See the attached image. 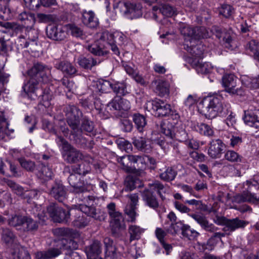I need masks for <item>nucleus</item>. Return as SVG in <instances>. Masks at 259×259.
<instances>
[{"instance_id":"nucleus-1","label":"nucleus","mask_w":259,"mask_h":259,"mask_svg":"<svg viewBox=\"0 0 259 259\" xmlns=\"http://www.w3.org/2000/svg\"><path fill=\"white\" fill-rule=\"evenodd\" d=\"M56 231L66 236L58 241L57 246L59 248H53L47 251H37L35 253V257L37 259H49L58 256L62 251H66L64 259H81L77 252L72 251L77 247L76 242L72 239L78 235L77 232L69 229L63 228L58 229Z\"/></svg>"},{"instance_id":"nucleus-2","label":"nucleus","mask_w":259,"mask_h":259,"mask_svg":"<svg viewBox=\"0 0 259 259\" xmlns=\"http://www.w3.org/2000/svg\"><path fill=\"white\" fill-rule=\"evenodd\" d=\"M29 80L23 86V90L27 97L34 100L38 96L37 92L42 83H47L50 79L51 69L47 66L37 63L28 71Z\"/></svg>"},{"instance_id":"nucleus-3","label":"nucleus","mask_w":259,"mask_h":259,"mask_svg":"<svg viewBox=\"0 0 259 259\" xmlns=\"http://www.w3.org/2000/svg\"><path fill=\"white\" fill-rule=\"evenodd\" d=\"M82 201L84 204H80L79 209L75 210L76 214L72 224L77 228H83L87 226L88 222L87 220L81 216V212L84 213L88 216L91 217L96 220L101 221L104 219V216L99 210H97L93 206L95 201V197L91 195L85 196Z\"/></svg>"},{"instance_id":"nucleus-4","label":"nucleus","mask_w":259,"mask_h":259,"mask_svg":"<svg viewBox=\"0 0 259 259\" xmlns=\"http://www.w3.org/2000/svg\"><path fill=\"white\" fill-rule=\"evenodd\" d=\"M156 191L161 200L165 199L164 193L166 192V188L159 181H155L148 184V188L145 189L141 193L142 200L144 204L149 208L157 210L160 206L159 200L153 191Z\"/></svg>"},{"instance_id":"nucleus-5","label":"nucleus","mask_w":259,"mask_h":259,"mask_svg":"<svg viewBox=\"0 0 259 259\" xmlns=\"http://www.w3.org/2000/svg\"><path fill=\"white\" fill-rule=\"evenodd\" d=\"M222 99L220 95L204 98L199 105L201 113L210 119L221 115L224 111Z\"/></svg>"},{"instance_id":"nucleus-6","label":"nucleus","mask_w":259,"mask_h":259,"mask_svg":"<svg viewBox=\"0 0 259 259\" xmlns=\"http://www.w3.org/2000/svg\"><path fill=\"white\" fill-rule=\"evenodd\" d=\"M56 141L58 144L62 146L64 152L63 156L67 162L75 163L82 159L89 162H92L93 159L91 156L87 154L83 155L61 136H58Z\"/></svg>"},{"instance_id":"nucleus-7","label":"nucleus","mask_w":259,"mask_h":259,"mask_svg":"<svg viewBox=\"0 0 259 259\" xmlns=\"http://www.w3.org/2000/svg\"><path fill=\"white\" fill-rule=\"evenodd\" d=\"M151 110L153 114L157 117L169 116V118H172L175 120H179L180 115L177 111L173 109L171 106L165 103L162 100H154L151 102Z\"/></svg>"},{"instance_id":"nucleus-8","label":"nucleus","mask_w":259,"mask_h":259,"mask_svg":"<svg viewBox=\"0 0 259 259\" xmlns=\"http://www.w3.org/2000/svg\"><path fill=\"white\" fill-rule=\"evenodd\" d=\"M109 215L111 218L110 226L112 232L114 234H118L124 229V226L121 223L123 220L122 214L116 209L115 204L111 202L107 206Z\"/></svg>"},{"instance_id":"nucleus-9","label":"nucleus","mask_w":259,"mask_h":259,"mask_svg":"<svg viewBox=\"0 0 259 259\" xmlns=\"http://www.w3.org/2000/svg\"><path fill=\"white\" fill-rule=\"evenodd\" d=\"M180 32L185 39V44H192L193 41H196L197 39L204 37L205 35L203 31L205 28L202 27H191L186 24H182L180 27Z\"/></svg>"},{"instance_id":"nucleus-10","label":"nucleus","mask_w":259,"mask_h":259,"mask_svg":"<svg viewBox=\"0 0 259 259\" xmlns=\"http://www.w3.org/2000/svg\"><path fill=\"white\" fill-rule=\"evenodd\" d=\"M68 125L73 131H78L80 118L82 116L81 111L75 106L68 105L64 109Z\"/></svg>"},{"instance_id":"nucleus-11","label":"nucleus","mask_w":259,"mask_h":259,"mask_svg":"<svg viewBox=\"0 0 259 259\" xmlns=\"http://www.w3.org/2000/svg\"><path fill=\"white\" fill-rule=\"evenodd\" d=\"M238 81V78L232 73L226 74L222 78V83L225 91L231 95H242V89L237 87Z\"/></svg>"},{"instance_id":"nucleus-12","label":"nucleus","mask_w":259,"mask_h":259,"mask_svg":"<svg viewBox=\"0 0 259 259\" xmlns=\"http://www.w3.org/2000/svg\"><path fill=\"white\" fill-rule=\"evenodd\" d=\"M46 34L48 38L55 41H62L67 36L65 25L52 24L46 28Z\"/></svg>"},{"instance_id":"nucleus-13","label":"nucleus","mask_w":259,"mask_h":259,"mask_svg":"<svg viewBox=\"0 0 259 259\" xmlns=\"http://www.w3.org/2000/svg\"><path fill=\"white\" fill-rule=\"evenodd\" d=\"M47 213L53 221L57 223L67 222L70 217L69 212L51 204L47 207Z\"/></svg>"},{"instance_id":"nucleus-14","label":"nucleus","mask_w":259,"mask_h":259,"mask_svg":"<svg viewBox=\"0 0 259 259\" xmlns=\"http://www.w3.org/2000/svg\"><path fill=\"white\" fill-rule=\"evenodd\" d=\"M213 33L222 41L226 48L232 50L235 45L233 39L234 34L231 30L221 29L217 27H213Z\"/></svg>"},{"instance_id":"nucleus-15","label":"nucleus","mask_w":259,"mask_h":259,"mask_svg":"<svg viewBox=\"0 0 259 259\" xmlns=\"http://www.w3.org/2000/svg\"><path fill=\"white\" fill-rule=\"evenodd\" d=\"M131 108L130 102L120 96L114 97L107 105V110L115 113L117 111H127Z\"/></svg>"},{"instance_id":"nucleus-16","label":"nucleus","mask_w":259,"mask_h":259,"mask_svg":"<svg viewBox=\"0 0 259 259\" xmlns=\"http://www.w3.org/2000/svg\"><path fill=\"white\" fill-rule=\"evenodd\" d=\"M181 125V122L179 120L173 119L172 118H168L166 120L161 124V132L167 137L171 139L174 138V132L176 128Z\"/></svg>"},{"instance_id":"nucleus-17","label":"nucleus","mask_w":259,"mask_h":259,"mask_svg":"<svg viewBox=\"0 0 259 259\" xmlns=\"http://www.w3.org/2000/svg\"><path fill=\"white\" fill-rule=\"evenodd\" d=\"M81 177L77 174H71L68 178V182L72 187V192L74 193H80L87 191V187L84 185Z\"/></svg>"},{"instance_id":"nucleus-18","label":"nucleus","mask_w":259,"mask_h":259,"mask_svg":"<svg viewBox=\"0 0 259 259\" xmlns=\"http://www.w3.org/2000/svg\"><path fill=\"white\" fill-rule=\"evenodd\" d=\"M224 144L220 139L212 140L209 144L208 154L212 158L221 157L224 148Z\"/></svg>"},{"instance_id":"nucleus-19","label":"nucleus","mask_w":259,"mask_h":259,"mask_svg":"<svg viewBox=\"0 0 259 259\" xmlns=\"http://www.w3.org/2000/svg\"><path fill=\"white\" fill-rule=\"evenodd\" d=\"M49 194L59 202H63L66 198V189L60 182H56L52 186Z\"/></svg>"},{"instance_id":"nucleus-20","label":"nucleus","mask_w":259,"mask_h":259,"mask_svg":"<svg viewBox=\"0 0 259 259\" xmlns=\"http://www.w3.org/2000/svg\"><path fill=\"white\" fill-rule=\"evenodd\" d=\"M131 200V203L126 206L124 209L125 213L130 218L131 221L134 222L136 221L137 213L136 212V205L139 201V196L137 194H132L128 196Z\"/></svg>"},{"instance_id":"nucleus-21","label":"nucleus","mask_w":259,"mask_h":259,"mask_svg":"<svg viewBox=\"0 0 259 259\" xmlns=\"http://www.w3.org/2000/svg\"><path fill=\"white\" fill-rule=\"evenodd\" d=\"M205 231L214 232L218 230L212 224H210L206 218L202 213H195L190 215Z\"/></svg>"},{"instance_id":"nucleus-22","label":"nucleus","mask_w":259,"mask_h":259,"mask_svg":"<svg viewBox=\"0 0 259 259\" xmlns=\"http://www.w3.org/2000/svg\"><path fill=\"white\" fill-rule=\"evenodd\" d=\"M243 120L248 126L259 129V110L245 111Z\"/></svg>"},{"instance_id":"nucleus-23","label":"nucleus","mask_w":259,"mask_h":259,"mask_svg":"<svg viewBox=\"0 0 259 259\" xmlns=\"http://www.w3.org/2000/svg\"><path fill=\"white\" fill-rule=\"evenodd\" d=\"M55 67L61 70L65 76H72L77 72L76 67L70 62L63 61L56 63Z\"/></svg>"},{"instance_id":"nucleus-24","label":"nucleus","mask_w":259,"mask_h":259,"mask_svg":"<svg viewBox=\"0 0 259 259\" xmlns=\"http://www.w3.org/2000/svg\"><path fill=\"white\" fill-rule=\"evenodd\" d=\"M82 23L90 28H96L99 25V21L92 11H83L82 12Z\"/></svg>"},{"instance_id":"nucleus-25","label":"nucleus","mask_w":259,"mask_h":259,"mask_svg":"<svg viewBox=\"0 0 259 259\" xmlns=\"http://www.w3.org/2000/svg\"><path fill=\"white\" fill-rule=\"evenodd\" d=\"M120 9L123 10L125 14H133V17H138L141 15V7L140 5L131 4L129 2L120 3Z\"/></svg>"},{"instance_id":"nucleus-26","label":"nucleus","mask_w":259,"mask_h":259,"mask_svg":"<svg viewBox=\"0 0 259 259\" xmlns=\"http://www.w3.org/2000/svg\"><path fill=\"white\" fill-rule=\"evenodd\" d=\"M152 84L155 86V92L160 96L163 97L169 93L170 84L168 81L159 79L153 81Z\"/></svg>"},{"instance_id":"nucleus-27","label":"nucleus","mask_w":259,"mask_h":259,"mask_svg":"<svg viewBox=\"0 0 259 259\" xmlns=\"http://www.w3.org/2000/svg\"><path fill=\"white\" fill-rule=\"evenodd\" d=\"M105 246V258L117 259L116 249L113 245V241L109 237H106L104 240Z\"/></svg>"},{"instance_id":"nucleus-28","label":"nucleus","mask_w":259,"mask_h":259,"mask_svg":"<svg viewBox=\"0 0 259 259\" xmlns=\"http://www.w3.org/2000/svg\"><path fill=\"white\" fill-rule=\"evenodd\" d=\"M85 251L88 259L99 256L101 252V244L98 241H95L90 246L85 248Z\"/></svg>"},{"instance_id":"nucleus-29","label":"nucleus","mask_w":259,"mask_h":259,"mask_svg":"<svg viewBox=\"0 0 259 259\" xmlns=\"http://www.w3.org/2000/svg\"><path fill=\"white\" fill-rule=\"evenodd\" d=\"M196 41H193L192 44L187 43L184 44L186 46V49L194 57L201 58L202 57L204 49L203 46L201 44H195Z\"/></svg>"},{"instance_id":"nucleus-30","label":"nucleus","mask_w":259,"mask_h":259,"mask_svg":"<svg viewBox=\"0 0 259 259\" xmlns=\"http://www.w3.org/2000/svg\"><path fill=\"white\" fill-rule=\"evenodd\" d=\"M39 3H37L36 0H24L25 4L30 9H33L34 8L38 7L39 5H41L45 7H50L52 6L57 5L56 0H39Z\"/></svg>"},{"instance_id":"nucleus-31","label":"nucleus","mask_w":259,"mask_h":259,"mask_svg":"<svg viewBox=\"0 0 259 259\" xmlns=\"http://www.w3.org/2000/svg\"><path fill=\"white\" fill-rule=\"evenodd\" d=\"M247 224V222L236 218L233 219H228L227 222L226 228L227 230L232 232L238 228H244Z\"/></svg>"},{"instance_id":"nucleus-32","label":"nucleus","mask_w":259,"mask_h":259,"mask_svg":"<svg viewBox=\"0 0 259 259\" xmlns=\"http://www.w3.org/2000/svg\"><path fill=\"white\" fill-rule=\"evenodd\" d=\"M101 62L93 57L85 58L80 57L77 60L79 65L84 69H91L93 66L97 65Z\"/></svg>"},{"instance_id":"nucleus-33","label":"nucleus","mask_w":259,"mask_h":259,"mask_svg":"<svg viewBox=\"0 0 259 259\" xmlns=\"http://www.w3.org/2000/svg\"><path fill=\"white\" fill-rule=\"evenodd\" d=\"M78 132H79V130L75 132L73 131L72 132V134L73 136V140L76 144L79 145L81 148H92L93 147L92 141H90L89 142L82 135L78 134L77 133Z\"/></svg>"},{"instance_id":"nucleus-34","label":"nucleus","mask_w":259,"mask_h":259,"mask_svg":"<svg viewBox=\"0 0 259 259\" xmlns=\"http://www.w3.org/2000/svg\"><path fill=\"white\" fill-rule=\"evenodd\" d=\"M80 104L85 108H92L93 106L97 110H101L102 105L98 99L94 100L93 96H90L87 99H82Z\"/></svg>"},{"instance_id":"nucleus-35","label":"nucleus","mask_w":259,"mask_h":259,"mask_svg":"<svg viewBox=\"0 0 259 259\" xmlns=\"http://www.w3.org/2000/svg\"><path fill=\"white\" fill-rule=\"evenodd\" d=\"M133 143L138 150L142 152L148 153L151 151V146L147 144L145 138L143 137L135 139Z\"/></svg>"},{"instance_id":"nucleus-36","label":"nucleus","mask_w":259,"mask_h":259,"mask_svg":"<svg viewBox=\"0 0 259 259\" xmlns=\"http://www.w3.org/2000/svg\"><path fill=\"white\" fill-rule=\"evenodd\" d=\"M144 230L143 228L137 225L130 226L128 228V233L130 234V242L139 239L141 238V235L144 233Z\"/></svg>"},{"instance_id":"nucleus-37","label":"nucleus","mask_w":259,"mask_h":259,"mask_svg":"<svg viewBox=\"0 0 259 259\" xmlns=\"http://www.w3.org/2000/svg\"><path fill=\"white\" fill-rule=\"evenodd\" d=\"M87 49L91 53L98 56H104L108 54V51L100 47L97 42L88 45Z\"/></svg>"},{"instance_id":"nucleus-38","label":"nucleus","mask_w":259,"mask_h":259,"mask_svg":"<svg viewBox=\"0 0 259 259\" xmlns=\"http://www.w3.org/2000/svg\"><path fill=\"white\" fill-rule=\"evenodd\" d=\"M24 220L22 227L24 231L32 232L37 229L38 225L36 221L25 216Z\"/></svg>"},{"instance_id":"nucleus-39","label":"nucleus","mask_w":259,"mask_h":259,"mask_svg":"<svg viewBox=\"0 0 259 259\" xmlns=\"http://www.w3.org/2000/svg\"><path fill=\"white\" fill-rule=\"evenodd\" d=\"M131 157H133V155H127L118 158V161L120 163L122 168L127 172L131 170V164L133 163V158Z\"/></svg>"},{"instance_id":"nucleus-40","label":"nucleus","mask_w":259,"mask_h":259,"mask_svg":"<svg viewBox=\"0 0 259 259\" xmlns=\"http://www.w3.org/2000/svg\"><path fill=\"white\" fill-rule=\"evenodd\" d=\"M243 84L246 87L251 89L259 88V76L250 77L249 76H244L242 79Z\"/></svg>"},{"instance_id":"nucleus-41","label":"nucleus","mask_w":259,"mask_h":259,"mask_svg":"<svg viewBox=\"0 0 259 259\" xmlns=\"http://www.w3.org/2000/svg\"><path fill=\"white\" fill-rule=\"evenodd\" d=\"M142 182L136 177L128 176L125 180L124 185L126 188L132 191L137 187H141Z\"/></svg>"},{"instance_id":"nucleus-42","label":"nucleus","mask_w":259,"mask_h":259,"mask_svg":"<svg viewBox=\"0 0 259 259\" xmlns=\"http://www.w3.org/2000/svg\"><path fill=\"white\" fill-rule=\"evenodd\" d=\"M181 230L183 237L188 238L189 240H194L199 234L197 231L191 229L190 226L188 225H183L181 226Z\"/></svg>"},{"instance_id":"nucleus-43","label":"nucleus","mask_w":259,"mask_h":259,"mask_svg":"<svg viewBox=\"0 0 259 259\" xmlns=\"http://www.w3.org/2000/svg\"><path fill=\"white\" fill-rule=\"evenodd\" d=\"M2 240L7 244L13 243L15 240V235L9 229H2L1 233Z\"/></svg>"},{"instance_id":"nucleus-44","label":"nucleus","mask_w":259,"mask_h":259,"mask_svg":"<svg viewBox=\"0 0 259 259\" xmlns=\"http://www.w3.org/2000/svg\"><path fill=\"white\" fill-rule=\"evenodd\" d=\"M87 162V163L82 162L79 164L74 166L73 170L75 173L80 176H84L88 174L91 170V167L89 165L90 162Z\"/></svg>"},{"instance_id":"nucleus-45","label":"nucleus","mask_w":259,"mask_h":259,"mask_svg":"<svg viewBox=\"0 0 259 259\" xmlns=\"http://www.w3.org/2000/svg\"><path fill=\"white\" fill-rule=\"evenodd\" d=\"M196 131L201 135L206 136H212L213 135V130L207 124L203 123H198L195 126Z\"/></svg>"},{"instance_id":"nucleus-46","label":"nucleus","mask_w":259,"mask_h":259,"mask_svg":"<svg viewBox=\"0 0 259 259\" xmlns=\"http://www.w3.org/2000/svg\"><path fill=\"white\" fill-rule=\"evenodd\" d=\"M176 175V171L172 167H168L160 174L159 177L162 180L168 182L174 180Z\"/></svg>"},{"instance_id":"nucleus-47","label":"nucleus","mask_w":259,"mask_h":259,"mask_svg":"<svg viewBox=\"0 0 259 259\" xmlns=\"http://www.w3.org/2000/svg\"><path fill=\"white\" fill-rule=\"evenodd\" d=\"M224 157L226 160L231 162L239 163L242 162V157L233 150H227Z\"/></svg>"},{"instance_id":"nucleus-48","label":"nucleus","mask_w":259,"mask_h":259,"mask_svg":"<svg viewBox=\"0 0 259 259\" xmlns=\"http://www.w3.org/2000/svg\"><path fill=\"white\" fill-rule=\"evenodd\" d=\"M133 120L138 131L142 132L147 123L145 117L140 114H135L133 116Z\"/></svg>"},{"instance_id":"nucleus-49","label":"nucleus","mask_w":259,"mask_h":259,"mask_svg":"<svg viewBox=\"0 0 259 259\" xmlns=\"http://www.w3.org/2000/svg\"><path fill=\"white\" fill-rule=\"evenodd\" d=\"M174 139L181 142H185L187 139L188 135L186 131L183 128L182 123L179 127L176 128L174 132Z\"/></svg>"},{"instance_id":"nucleus-50","label":"nucleus","mask_w":259,"mask_h":259,"mask_svg":"<svg viewBox=\"0 0 259 259\" xmlns=\"http://www.w3.org/2000/svg\"><path fill=\"white\" fill-rule=\"evenodd\" d=\"M212 69L211 64L208 62L202 63L199 61L196 64V70L198 73L207 74Z\"/></svg>"},{"instance_id":"nucleus-51","label":"nucleus","mask_w":259,"mask_h":259,"mask_svg":"<svg viewBox=\"0 0 259 259\" xmlns=\"http://www.w3.org/2000/svg\"><path fill=\"white\" fill-rule=\"evenodd\" d=\"M133 158L134 163H137L140 168H145L147 166L148 156L147 155H133L131 157Z\"/></svg>"},{"instance_id":"nucleus-52","label":"nucleus","mask_w":259,"mask_h":259,"mask_svg":"<svg viewBox=\"0 0 259 259\" xmlns=\"http://www.w3.org/2000/svg\"><path fill=\"white\" fill-rule=\"evenodd\" d=\"M111 89L114 93L120 96H124L127 93L126 85L124 82H116L114 84H112Z\"/></svg>"},{"instance_id":"nucleus-53","label":"nucleus","mask_w":259,"mask_h":259,"mask_svg":"<svg viewBox=\"0 0 259 259\" xmlns=\"http://www.w3.org/2000/svg\"><path fill=\"white\" fill-rule=\"evenodd\" d=\"M14 259H30L28 251L24 247L18 248L13 254Z\"/></svg>"},{"instance_id":"nucleus-54","label":"nucleus","mask_w":259,"mask_h":259,"mask_svg":"<svg viewBox=\"0 0 259 259\" xmlns=\"http://www.w3.org/2000/svg\"><path fill=\"white\" fill-rule=\"evenodd\" d=\"M53 173L51 168L48 166L42 165L38 174L39 178L44 180H48L51 179Z\"/></svg>"},{"instance_id":"nucleus-55","label":"nucleus","mask_w":259,"mask_h":259,"mask_svg":"<svg viewBox=\"0 0 259 259\" xmlns=\"http://www.w3.org/2000/svg\"><path fill=\"white\" fill-rule=\"evenodd\" d=\"M66 31L67 30L69 31L72 35H73V36L76 37H81L83 34L82 30L80 28L78 27L74 24H67L66 25Z\"/></svg>"},{"instance_id":"nucleus-56","label":"nucleus","mask_w":259,"mask_h":259,"mask_svg":"<svg viewBox=\"0 0 259 259\" xmlns=\"http://www.w3.org/2000/svg\"><path fill=\"white\" fill-rule=\"evenodd\" d=\"M24 217L20 215L14 214L9 219L8 222L10 226L17 227L22 226Z\"/></svg>"},{"instance_id":"nucleus-57","label":"nucleus","mask_w":259,"mask_h":259,"mask_svg":"<svg viewBox=\"0 0 259 259\" xmlns=\"http://www.w3.org/2000/svg\"><path fill=\"white\" fill-rule=\"evenodd\" d=\"M97 87L100 92L106 93L111 89L112 83L108 80H101L97 83Z\"/></svg>"},{"instance_id":"nucleus-58","label":"nucleus","mask_w":259,"mask_h":259,"mask_svg":"<svg viewBox=\"0 0 259 259\" xmlns=\"http://www.w3.org/2000/svg\"><path fill=\"white\" fill-rule=\"evenodd\" d=\"M247 48L252 52L254 57L259 61V42L251 40L247 44Z\"/></svg>"},{"instance_id":"nucleus-59","label":"nucleus","mask_w":259,"mask_h":259,"mask_svg":"<svg viewBox=\"0 0 259 259\" xmlns=\"http://www.w3.org/2000/svg\"><path fill=\"white\" fill-rule=\"evenodd\" d=\"M0 26L6 28L7 29L12 30L15 32H18L22 29V26L15 22H1Z\"/></svg>"},{"instance_id":"nucleus-60","label":"nucleus","mask_w":259,"mask_h":259,"mask_svg":"<svg viewBox=\"0 0 259 259\" xmlns=\"http://www.w3.org/2000/svg\"><path fill=\"white\" fill-rule=\"evenodd\" d=\"M161 13L166 17H171L176 14V10L174 8L168 5H164L160 9Z\"/></svg>"},{"instance_id":"nucleus-61","label":"nucleus","mask_w":259,"mask_h":259,"mask_svg":"<svg viewBox=\"0 0 259 259\" xmlns=\"http://www.w3.org/2000/svg\"><path fill=\"white\" fill-rule=\"evenodd\" d=\"M94 128V125L92 121H90L86 117L83 118L81 125L82 130L90 133L93 131Z\"/></svg>"},{"instance_id":"nucleus-62","label":"nucleus","mask_w":259,"mask_h":259,"mask_svg":"<svg viewBox=\"0 0 259 259\" xmlns=\"http://www.w3.org/2000/svg\"><path fill=\"white\" fill-rule=\"evenodd\" d=\"M173 204L175 208L181 213H188L191 211V209L189 207L179 201H174Z\"/></svg>"},{"instance_id":"nucleus-63","label":"nucleus","mask_w":259,"mask_h":259,"mask_svg":"<svg viewBox=\"0 0 259 259\" xmlns=\"http://www.w3.org/2000/svg\"><path fill=\"white\" fill-rule=\"evenodd\" d=\"M233 9L230 5L224 4L221 8L220 13L224 17L228 18L231 16L233 12Z\"/></svg>"},{"instance_id":"nucleus-64","label":"nucleus","mask_w":259,"mask_h":259,"mask_svg":"<svg viewBox=\"0 0 259 259\" xmlns=\"http://www.w3.org/2000/svg\"><path fill=\"white\" fill-rule=\"evenodd\" d=\"M116 143L118 147L122 150L128 152L129 150L132 149L131 144L123 139L117 140Z\"/></svg>"}]
</instances>
